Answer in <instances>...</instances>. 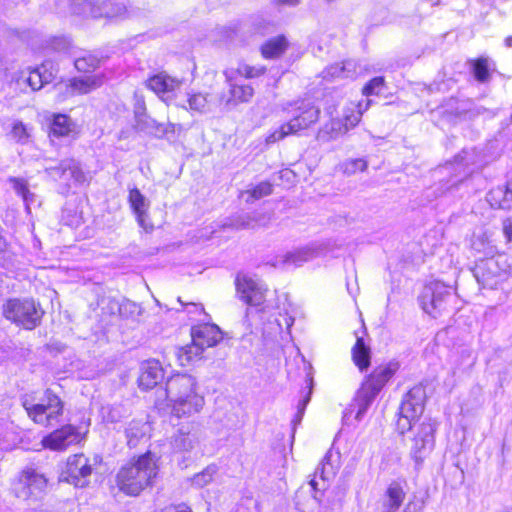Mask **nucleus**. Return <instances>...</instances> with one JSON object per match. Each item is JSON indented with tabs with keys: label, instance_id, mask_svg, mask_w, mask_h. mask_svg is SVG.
Wrapping results in <instances>:
<instances>
[{
	"label": "nucleus",
	"instance_id": "f257e3e1",
	"mask_svg": "<svg viewBox=\"0 0 512 512\" xmlns=\"http://www.w3.org/2000/svg\"><path fill=\"white\" fill-rule=\"evenodd\" d=\"M423 411L424 391L420 387H414L407 392L402 400L396 427L400 434L414 431L410 454L417 464H421L432 452L437 429V423L432 419H426L416 425Z\"/></svg>",
	"mask_w": 512,
	"mask_h": 512
},
{
	"label": "nucleus",
	"instance_id": "f03ea898",
	"mask_svg": "<svg viewBox=\"0 0 512 512\" xmlns=\"http://www.w3.org/2000/svg\"><path fill=\"white\" fill-rule=\"evenodd\" d=\"M164 399L158 397L155 406L159 409L169 408L172 416L189 418L200 413L205 405L204 396L198 391L196 379L188 374H174L166 382L161 392Z\"/></svg>",
	"mask_w": 512,
	"mask_h": 512
},
{
	"label": "nucleus",
	"instance_id": "7ed1b4c3",
	"mask_svg": "<svg viewBox=\"0 0 512 512\" xmlns=\"http://www.w3.org/2000/svg\"><path fill=\"white\" fill-rule=\"evenodd\" d=\"M158 472V458L152 452H147L119 470L117 486L125 494L137 496L153 485Z\"/></svg>",
	"mask_w": 512,
	"mask_h": 512
},
{
	"label": "nucleus",
	"instance_id": "20e7f679",
	"mask_svg": "<svg viewBox=\"0 0 512 512\" xmlns=\"http://www.w3.org/2000/svg\"><path fill=\"white\" fill-rule=\"evenodd\" d=\"M284 110L293 114V118L271 129L265 136V144L271 145L279 142L290 135H295L303 129H307L319 118V109L311 101L301 100L288 104Z\"/></svg>",
	"mask_w": 512,
	"mask_h": 512
},
{
	"label": "nucleus",
	"instance_id": "39448f33",
	"mask_svg": "<svg viewBox=\"0 0 512 512\" xmlns=\"http://www.w3.org/2000/svg\"><path fill=\"white\" fill-rule=\"evenodd\" d=\"M4 317L25 329L35 328L41 320L43 311L33 299H9L3 304Z\"/></svg>",
	"mask_w": 512,
	"mask_h": 512
},
{
	"label": "nucleus",
	"instance_id": "423d86ee",
	"mask_svg": "<svg viewBox=\"0 0 512 512\" xmlns=\"http://www.w3.org/2000/svg\"><path fill=\"white\" fill-rule=\"evenodd\" d=\"M23 406L34 423L45 427L58 423L63 413L61 399L50 390L45 392L39 403L31 404L28 400H25Z\"/></svg>",
	"mask_w": 512,
	"mask_h": 512
},
{
	"label": "nucleus",
	"instance_id": "0eeeda50",
	"mask_svg": "<svg viewBox=\"0 0 512 512\" xmlns=\"http://www.w3.org/2000/svg\"><path fill=\"white\" fill-rule=\"evenodd\" d=\"M263 73V67L250 66L247 64H240L237 69L231 68L225 70L224 75L230 87V98L228 103L232 102L233 104H238L248 102L254 94V89L250 85L238 82V76L250 79L258 77Z\"/></svg>",
	"mask_w": 512,
	"mask_h": 512
},
{
	"label": "nucleus",
	"instance_id": "6e6552de",
	"mask_svg": "<svg viewBox=\"0 0 512 512\" xmlns=\"http://www.w3.org/2000/svg\"><path fill=\"white\" fill-rule=\"evenodd\" d=\"M236 292L240 300L249 306L266 308V298L269 292L266 284L255 275L238 273L235 279Z\"/></svg>",
	"mask_w": 512,
	"mask_h": 512
},
{
	"label": "nucleus",
	"instance_id": "1a4fd4ad",
	"mask_svg": "<svg viewBox=\"0 0 512 512\" xmlns=\"http://www.w3.org/2000/svg\"><path fill=\"white\" fill-rule=\"evenodd\" d=\"M70 7L73 14L91 18L117 20L125 18L128 13L124 4L110 1L98 4L92 0H71Z\"/></svg>",
	"mask_w": 512,
	"mask_h": 512
},
{
	"label": "nucleus",
	"instance_id": "9d476101",
	"mask_svg": "<svg viewBox=\"0 0 512 512\" xmlns=\"http://www.w3.org/2000/svg\"><path fill=\"white\" fill-rule=\"evenodd\" d=\"M369 106L370 100H367L365 104L362 102L349 103L344 109L343 121L339 119L331 120L322 130L320 137L332 140L346 134L349 129L354 128L359 123L363 112L366 111Z\"/></svg>",
	"mask_w": 512,
	"mask_h": 512
},
{
	"label": "nucleus",
	"instance_id": "9b49d317",
	"mask_svg": "<svg viewBox=\"0 0 512 512\" xmlns=\"http://www.w3.org/2000/svg\"><path fill=\"white\" fill-rule=\"evenodd\" d=\"M451 297L450 287L440 281H432L424 286L419 301L424 312L436 318L446 310Z\"/></svg>",
	"mask_w": 512,
	"mask_h": 512
},
{
	"label": "nucleus",
	"instance_id": "f8f14e48",
	"mask_svg": "<svg viewBox=\"0 0 512 512\" xmlns=\"http://www.w3.org/2000/svg\"><path fill=\"white\" fill-rule=\"evenodd\" d=\"M92 465L84 454L69 456L60 475V481L72 484L77 488L87 487L92 475Z\"/></svg>",
	"mask_w": 512,
	"mask_h": 512
},
{
	"label": "nucleus",
	"instance_id": "ddd939ff",
	"mask_svg": "<svg viewBox=\"0 0 512 512\" xmlns=\"http://www.w3.org/2000/svg\"><path fill=\"white\" fill-rule=\"evenodd\" d=\"M202 434L195 429L193 422L181 423L170 438L175 453L202 454Z\"/></svg>",
	"mask_w": 512,
	"mask_h": 512
},
{
	"label": "nucleus",
	"instance_id": "4468645a",
	"mask_svg": "<svg viewBox=\"0 0 512 512\" xmlns=\"http://www.w3.org/2000/svg\"><path fill=\"white\" fill-rule=\"evenodd\" d=\"M183 85L181 79L172 77L167 73H158L150 77L146 86L168 105H177Z\"/></svg>",
	"mask_w": 512,
	"mask_h": 512
},
{
	"label": "nucleus",
	"instance_id": "2eb2a0df",
	"mask_svg": "<svg viewBox=\"0 0 512 512\" xmlns=\"http://www.w3.org/2000/svg\"><path fill=\"white\" fill-rule=\"evenodd\" d=\"M471 247L474 251L483 256L487 257L484 265L492 273L494 277L500 276V273L494 271V268L498 267L501 263L507 261V256L504 254H498L495 258L496 247L493 244L491 235L487 232L474 234L471 239Z\"/></svg>",
	"mask_w": 512,
	"mask_h": 512
},
{
	"label": "nucleus",
	"instance_id": "dca6fc26",
	"mask_svg": "<svg viewBox=\"0 0 512 512\" xmlns=\"http://www.w3.org/2000/svg\"><path fill=\"white\" fill-rule=\"evenodd\" d=\"M82 439L83 434L75 426L68 424L45 436L41 443L46 449L63 451Z\"/></svg>",
	"mask_w": 512,
	"mask_h": 512
},
{
	"label": "nucleus",
	"instance_id": "f3484780",
	"mask_svg": "<svg viewBox=\"0 0 512 512\" xmlns=\"http://www.w3.org/2000/svg\"><path fill=\"white\" fill-rule=\"evenodd\" d=\"M104 82V75L97 72L69 79L66 82L57 84L56 88L60 92L65 88L64 96L69 97L76 94H87L101 87Z\"/></svg>",
	"mask_w": 512,
	"mask_h": 512
},
{
	"label": "nucleus",
	"instance_id": "a211bd4d",
	"mask_svg": "<svg viewBox=\"0 0 512 512\" xmlns=\"http://www.w3.org/2000/svg\"><path fill=\"white\" fill-rule=\"evenodd\" d=\"M49 175L68 186L82 185L88 182V175L82 171L79 163L73 159L64 160L58 167L49 168Z\"/></svg>",
	"mask_w": 512,
	"mask_h": 512
},
{
	"label": "nucleus",
	"instance_id": "6ab92c4d",
	"mask_svg": "<svg viewBox=\"0 0 512 512\" xmlns=\"http://www.w3.org/2000/svg\"><path fill=\"white\" fill-rule=\"evenodd\" d=\"M176 106L189 111L192 115L206 114L212 110L213 99L208 92L192 88L180 97Z\"/></svg>",
	"mask_w": 512,
	"mask_h": 512
},
{
	"label": "nucleus",
	"instance_id": "aec40b11",
	"mask_svg": "<svg viewBox=\"0 0 512 512\" xmlns=\"http://www.w3.org/2000/svg\"><path fill=\"white\" fill-rule=\"evenodd\" d=\"M128 202L136 217L138 225L144 231L151 232L154 226L148 215L150 207L149 200L137 188H133L129 191Z\"/></svg>",
	"mask_w": 512,
	"mask_h": 512
},
{
	"label": "nucleus",
	"instance_id": "412c9836",
	"mask_svg": "<svg viewBox=\"0 0 512 512\" xmlns=\"http://www.w3.org/2000/svg\"><path fill=\"white\" fill-rule=\"evenodd\" d=\"M19 483L23 486L18 496L29 498L40 494L47 485V479L43 474L38 473L34 468L24 469L19 477Z\"/></svg>",
	"mask_w": 512,
	"mask_h": 512
},
{
	"label": "nucleus",
	"instance_id": "4be33fe9",
	"mask_svg": "<svg viewBox=\"0 0 512 512\" xmlns=\"http://www.w3.org/2000/svg\"><path fill=\"white\" fill-rule=\"evenodd\" d=\"M191 337L195 345L205 350L217 345L222 340L223 334L217 325L204 323L192 327Z\"/></svg>",
	"mask_w": 512,
	"mask_h": 512
},
{
	"label": "nucleus",
	"instance_id": "5701e85b",
	"mask_svg": "<svg viewBox=\"0 0 512 512\" xmlns=\"http://www.w3.org/2000/svg\"><path fill=\"white\" fill-rule=\"evenodd\" d=\"M318 255L319 247L316 244H311L285 253L277 259L276 265L286 268L300 267Z\"/></svg>",
	"mask_w": 512,
	"mask_h": 512
},
{
	"label": "nucleus",
	"instance_id": "b1692460",
	"mask_svg": "<svg viewBox=\"0 0 512 512\" xmlns=\"http://www.w3.org/2000/svg\"><path fill=\"white\" fill-rule=\"evenodd\" d=\"M164 376L163 369L157 360H148L141 366L138 379L139 387L145 390L154 388Z\"/></svg>",
	"mask_w": 512,
	"mask_h": 512
},
{
	"label": "nucleus",
	"instance_id": "393cba45",
	"mask_svg": "<svg viewBox=\"0 0 512 512\" xmlns=\"http://www.w3.org/2000/svg\"><path fill=\"white\" fill-rule=\"evenodd\" d=\"M397 369L398 365L396 363L378 366L362 385H368L370 390L378 394L385 384L392 378Z\"/></svg>",
	"mask_w": 512,
	"mask_h": 512
},
{
	"label": "nucleus",
	"instance_id": "a878e982",
	"mask_svg": "<svg viewBox=\"0 0 512 512\" xmlns=\"http://www.w3.org/2000/svg\"><path fill=\"white\" fill-rule=\"evenodd\" d=\"M405 498L404 487L402 483L393 481L391 482L381 501L382 512H397Z\"/></svg>",
	"mask_w": 512,
	"mask_h": 512
},
{
	"label": "nucleus",
	"instance_id": "bb28decb",
	"mask_svg": "<svg viewBox=\"0 0 512 512\" xmlns=\"http://www.w3.org/2000/svg\"><path fill=\"white\" fill-rule=\"evenodd\" d=\"M54 78L52 64L44 63L41 67L29 70L24 77V81L33 90H39L44 84L49 83Z\"/></svg>",
	"mask_w": 512,
	"mask_h": 512
},
{
	"label": "nucleus",
	"instance_id": "cd10ccee",
	"mask_svg": "<svg viewBox=\"0 0 512 512\" xmlns=\"http://www.w3.org/2000/svg\"><path fill=\"white\" fill-rule=\"evenodd\" d=\"M337 467L331 463V455L327 454L315 471L314 478L309 482L314 491L325 488V482L331 480L336 474Z\"/></svg>",
	"mask_w": 512,
	"mask_h": 512
},
{
	"label": "nucleus",
	"instance_id": "c85d7f7f",
	"mask_svg": "<svg viewBox=\"0 0 512 512\" xmlns=\"http://www.w3.org/2000/svg\"><path fill=\"white\" fill-rule=\"evenodd\" d=\"M50 129L54 137L74 136L78 133L77 124L65 114L54 115Z\"/></svg>",
	"mask_w": 512,
	"mask_h": 512
},
{
	"label": "nucleus",
	"instance_id": "c756f323",
	"mask_svg": "<svg viewBox=\"0 0 512 512\" xmlns=\"http://www.w3.org/2000/svg\"><path fill=\"white\" fill-rule=\"evenodd\" d=\"M356 63L347 60L342 63H336L328 66L323 72V78L326 80L354 78L356 76Z\"/></svg>",
	"mask_w": 512,
	"mask_h": 512
},
{
	"label": "nucleus",
	"instance_id": "7c9ffc66",
	"mask_svg": "<svg viewBox=\"0 0 512 512\" xmlns=\"http://www.w3.org/2000/svg\"><path fill=\"white\" fill-rule=\"evenodd\" d=\"M487 202L492 208L512 209V195L509 183L492 188L487 194Z\"/></svg>",
	"mask_w": 512,
	"mask_h": 512
},
{
	"label": "nucleus",
	"instance_id": "2f4dec72",
	"mask_svg": "<svg viewBox=\"0 0 512 512\" xmlns=\"http://www.w3.org/2000/svg\"><path fill=\"white\" fill-rule=\"evenodd\" d=\"M351 353L352 360L360 371H364L370 366L371 350L370 347L365 344L362 337H357Z\"/></svg>",
	"mask_w": 512,
	"mask_h": 512
},
{
	"label": "nucleus",
	"instance_id": "473e14b6",
	"mask_svg": "<svg viewBox=\"0 0 512 512\" xmlns=\"http://www.w3.org/2000/svg\"><path fill=\"white\" fill-rule=\"evenodd\" d=\"M377 393L369 389L368 385H362L359 389L355 398L354 407L357 409L355 418L357 421H361L368 408L374 401Z\"/></svg>",
	"mask_w": 512,
	"mask_h": 512
},
{
	"label": "nucleus",
	"instance_id": "72a5a7b5",
	"mask_svg": "<svg viewBox=\"0 0 512 512\" xmlns=\"http://www.w3.org/2000/svg\"><path fill=\"white\" fill-rule=\"evenodd\" d=\"M377 393L369 389L368 385H362L359 389L355 398L354 407L357 409L355 418L357 421H361L368 408L374 401Z\"/></svg>",
	"mask_w": 512,
	"mask_h": 512
},
{
	"label": "nucleus",
	"instance_id": "f704fd0d",
	"mask_svg": "<svg viewBox=\"0 0 512 512\" xmlns=\"http://www.w3.org/2000/svg\"><path fill=\"white\" fill-rule=\"evenodd\" d=\"M33 127L20 120H13L10 125L9 136L15 142L25 145L32 141Z\"/></svg>",
	"mask_w": 512,
	"mask_h": 512
},
{
	"label": "nucleus",
	"instance_id": "c9c22d12",
	"mask_svg": "<svg viewBox=\"0 0 512 512\" xmlns=\"http://www.w3.org/2000/svg\"><path fill=\"white\" fill-rule=\"evenodd\" d=\"M9 183L17 195H19L29 211L30 206L35 202V194L29 189L27 180L18 177H10Z\"/></svg>",
	"mask_w": 512,
	"mask_h": 512
},
{
	"label": "nucleus",
	"instance_id": "e433bc0d",
	"mask_svg": "<svg viewBox=\"0 0 512 512\" xmlns=\"http://www.w3.org/2000/svg\"><path fill=\"white\" fill-rule=\"evenodd\" d=\"M203 351L202 348L195 345L192 341V344L177 349V360L181 366H188L200 359Z\"/></svg>",
	"mask_w": 512,
	"mask_h": 512
},
{
	"label": "nucleus",
	"instance_id": "4c0bfd02",
	"mask_svg": "<svg viewBox=\"0 0 512 512\" xmlns=\"http://www.w3.org/2000/svg\"><path fill=\"white\" fill-rule=\"evenodd\" d=\"M149 426L142 421H131L125 430L127 443L130 447H135L140 439L148 432Z\"/></svg>",
	"mask_w": 512,
	"mask_h": 512
},
{
	"label": "nucleus",
	"instance_id": "58836bf2",
	"mask_svg": "<svg viewBox=\"0 0 512 512\" xmlns=\"http://www.w3.org/2000/svg\"><path fill=\"white\" fill-rule=\"evenodd\" d=\"M288 42L284 36H278L267 41L261 48L264 58H276L287 48Z\"/></svg>",
	"mask_w": 512,
	"mask_h": 512
},
{
	"label": "nucleus",
	"instance_id": "ea45409f",
	"mask_svg": "<svg viewBox=\"0 0 512 512\" xmlns=\"http://www.w3.org/2000/svg\"><path fill=\"white\" fill-rule=\"evenodd\" d=\"M272 193V185L269 182H261L251 189H248L241 193V197L246 202H253L261 199L262 197L268 196Z\"/></svg>",
	"mask_w": 512,
	"mask_h": 512
},
{
	"label": "nucleus",
	"instance_id": "a19ab883",
	"mask_svg": "<svg viewBox=\"0 0 512 512\" xmlns=\"http://www.w3.org/2000/svg\"><path fill=\"white\" fill-rule=\"evenodd\" d=\"M62 221L65 225L78 227L83 221V213L78 206L69 203L62 211Z\"/></svg>",
	"mask_w": 512,
	"mask_h": 512
},
{
	"label": "nucleus",
	"instance_id": "79ce46f5",
	"mask_svg": "<svg viewBox=\"0 0 512 512\" xmlns=\"http://www.w3.org/2000/svg\"><path fill=\"white\" fill-rule=\"evenodd\" d=\"M492 64L487 58H479L472 61L474 77L479 82H486L489 79Z\"/></svg>",
	"mask_w": 512,
	"mask_h": 512
},
{
	"label": "nucleus",
	"instance_id": "37998d69",
	"mask_svg": "<svg viewBox=\"0 0 512 512\" xmlns=\"http://www.w3.org/2000/svg\"><path fill=\"white\" fill-rule=\"evenodd\" d=\"M216 472V466H208L202 472L194 475V477L192 478V484L196 487L202 488L212 482Z\"/></svg>",
	"mask_w": 512,
	"mask_h": 512
},
{
	"label": "nucleus",
	"instance_id": "c03bdc74",
	"mask_svg": "<svg viewBox=\"0 0 512 512\" xmlns=\"http://www.w3.org/2000/svg\"><path fill=\"white\" fill-rule=\"evenodd\" d=\"M385 86V81L383 77H375L372 80H370L364 87H363V95L364 96H371V95H379L383 88Z\"/></svg>",
	"mask_w": 512,
	"mask_h": 512
},
{
	"label": "nucleus",
	"instance_id": "a18cd8bd",
	"mask_svg": "<svg viewBox=\"0 0 512 512\" xmlns=\"http://www.w3.org/2000/svg\"><path fill=\"white\" fill-rule=\"evenodd\" d=\"M367 168V162L364 159H351L343 163L342 169L346 174H354L358 171H364Z\"/></svg>",
	"mask_w": 512,
	"mask_h": 512
},
{
	"label": "nucleus",
	"instance_id": "49530a36",
	"mask_svg": "<svg viewBox=\"0 0 512 512\" xmlns=\"http://www.w3.org/2000/svg\"><path fill=\"white\" fill-rule=\"evenodd\" d=\"M98 60L92 56L82 57L75 60V68L80 71L87 73L90 68H95Z\"/></svg>",
	"mask_w": 512,
	"mask_h": 512
},
{
	"label": "nucleus",
	"instance_id": "de8ad7c7",
	"mask_svg": "<svg viewBox=\"0 0 512 512\" xmlns=\"http://www.w3.org/2000/svg\"><path fill=\"white\" fill-rule=\"evenodd\" d=\"M425 506L424 499L414 495L406 504L403 512H423Z\"/></svg>",
	"mask_w": 512,
	"mask_h": 512
},
{
	"label": "nucleus",
	"instance_id": "09e8293b",
	"mask_svg": "<svg viewBox=\"0 0 512 512\" xmlns=\"http://www.w3.org/2000/svg\"><path fill=\"white\" fill-rule=\"evenodd\" d=\"M147 131L158 138L166 137L164 123H159L154 119L147 122Z\"/></svg>",
	"mask_w": 512,
	"mask_h": 512
},
{
	"label": "nucleus",
	"instance_id": "8fccbe9b",
	"mask_svg": "<svg viewBox=\"0 0 512 512\" xmlns=\"http://www.w3.org/2000/svg\"><path fill=\"white\" fill-rule=\"evenodd\" d=\"M309 391L306 393V395L303 397V399H301L297 405V420L300 421L303 414H304V411H305V408L307 406V404L309 403L310 401V395H311V384H312V380L309 379Z\"/></svg>",
	"mask_w": 512,
	"mask_h": 512
},
{
	"label": "nucleus",
	"instance_id": "3c124183",
	"mask_svg": "<svg viewBox=\"0 0 512 512\" xmlns=\"http://www.w3.org/2000/svg\"><path fill=\"white\" fill-rule=\"evenodd\" d=\"M236 228H254L256 221L251 217L250 214H245L239 217V220L235 224Z\"/></svg>",
	"mask_w": 512,
	"mask_h": 512
},
{
	"label": "nucleus",
	"instance_id": "603ef678",
	"mask_svg": "<svg viewBox=\"0 0 512 512\" xmlns=\"http://www.w3.org/2000/svg\"><path fill=\"white\" fill-rule=\"evenodd\" d=\"M101 413H102L103 419L108 422H116L120 417L118 411L114 410L113 408H111L109 406L102 407Z\"/></svg>",
	"mask_w": 512,
	"mask_h": 512
},
{
	"label": "nucleus",
	"instance_id": "864d4df0",
	"mask_svg": "<svg viewBox=\"0 0 512 512\" xmlns=\"http://www.w3.org/2000/svg\"><path fill=\"white\" fill-rule=\"evenodd\" d=\"M182 130L181 124H175L171 122L164 123V131L166 137H168L170 134L175 135L179 133Z\"/></svg>",
	"mask_w": 512,
	"mask_h": 512
},
{
	"label": "nucleus",
	"instance_id": "5fc2aeb1",
	"mask_svg": "<svg viewBox=\"0 0 512 512\" xmlns=\"http://www.w3.org/2000/svg\"><path fill=\"white\" fill-rule=\"evenodd\" d=\"M160 512H192V509L186 504L170 505Z\"/></svg>",
	"mask_w": 512,
	"mask_h": 512
},
{
	"label": "nucleus",
	"instance_id": "6e6d98bb",
	"mask_svg": "<svg viewBox=\"0 0 512 512\" xmlns=\"http://www.w3.org/2000/svg\"><path fill=\"white\" fill-rule=\"evenodd\" d=\"M128 309L130 310L131 313L139 312V307L136 304L130 302L121 304L119 311L122 315H124L125 311H127Z\"/></svg>",
	"mask_w": 512,
	"mask_h": 512
},
{
	"label": "nucleus",
	"instance_id": "4d7b16f0",
	"mask_svg": "<svg viewBox=\"0 0 512 512\" xmlns=\"http://www.w3.org/2000/svg\"><path fill=\"white\" fill-rule=\"evenodd\" d=\"M504 233L509 241H512V218L504 223Z\"/></svg>",
	"mask_w": 512,
	"mask_h": 512
},
{
	"label": "nucleus",
	"instance_id": "13d9d810",
	"mask_svg": "<svg viewBox=\"0 0 512 512\" xmlns=\"http://www.w3.org/2000/svg\"><path fill=\"white\" fill-rule=\"evenodd\" d=\"M277 2L280 4L295 6L299 3V0H277Z\"/></svg>",
	"mask_w": 512,
	"mask_h": 512
},
{
	"label": "nucleus",
	"instance_id": "bf43d9fd",
	"mask_svg": "<svg viewBox=\"0 0 512 512\" xmlns=\"http://www.w3.org/2000/svg\"><path fill=\"white\" fill-rule=\"evenodd\" d=\"M505 45H506L507 47H512V36L507 37V38L505 39Z\"/></svg>",
	"mask_w": 512,
	"mask_h": 512
},
{
	"label": "nucleus",
	"instance_id": "052dcab7",
	"mask_svg": "<svg viewBox=\"0 0 512 512\" xmlns=\"http://www.w3.org/2000/svg\"><path fill=\"white\" fill-rule=\"evenodd\" d=\"M291 173H292V172H291V171H289V170H284V171H282V172H281L282 177H288Z\"/></svg>",
	"mask_w": 512,
	"mask_h": 512
}]
</instances>
